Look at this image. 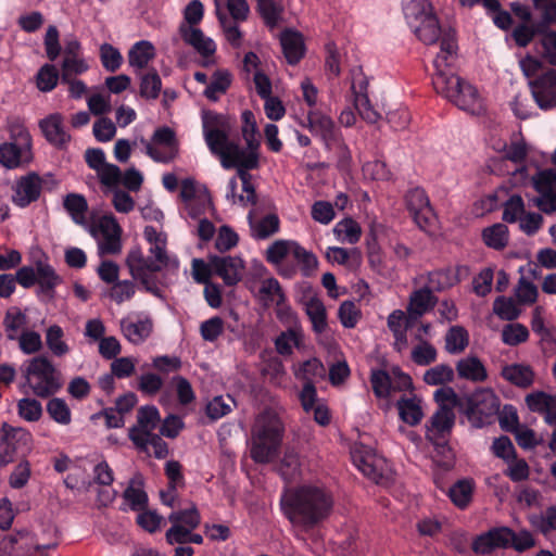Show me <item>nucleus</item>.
<instances>
[{"label":"nucleus","instance_id":"dca6fc26","mask_svg":"<svg viewBox=\"0 0 556 556\" xmlns=\"http://www.w3.org/2000/svg\"><path fill=\"white\" fill-rule=\"evenodd\" d=\"M531 93L542 110L556 108V71L549 70L529 83Z\"/></svg>","mask_w":556,"mask_h":556},{"label":"nucleus","instance_id":"1a4fd4ad","mask_svg":"<svg viewBox=\"0 0 556 556\" xmlns=\"http://www.w3.org/2000/svg\"><path fill=\"white\" fill-rule=\"evenodd\" d=\"M90 235L97 241L99 256L116 255L122 251V228L113 215L102 216L90 226Z\"/></svg>","mask_w":556,"mask_h":556},{"label":"nucleus","instance_id":"a211bd4d","mask_svg":"<svg viewBox=\"0 0 556 556\" xmlns=\"http://www.w3.org/2000/svg\"><path fill=\"white\" fill-rule=\"evenodd\" d=\"M211 268L225 285L235 286L243 277L244 262L239 256H211Z\"/></svg>","mask_w":556,"mask_h":556},{"label":"nucleus","instance_id":"13d9d810","mask_svg":"<svg viewBox=\"0 0 556 556\" xmlns=\"http://www.w3.org/2000/svg\"><path fill=\"white\" fill-rule=\"evenodd\" d=\"M162 88V80L155 70L148 72L140 77V96L154 100L159 97Z\"/></svg>","mask_w":556,"mask_h":556},{"label":"nucleus","instance_id":"8fccbe9b","mask_svg":"<svg viewBox=\"0 0 556 556\" xmlns=\"http://www.w3.org/2000/svg\"><path fill=\"white\" fill-rule=\"evenodd\" d=\"M298 242L291 240H276L266 250V258L269 263L278 265L287 255L294 254Z\"/></svg>","mask_w":556,"mask_h":556},{"label":"nucleus","instance_id":"a19ab883","mask_svg":"<svg viewBox=\"0 0 556 556\" xmlns=\"http://www.w3.org/2000/svg\"><path fill=\"white\" fill-rule=\"evenodd\" d=\"M63 206L76 224H86L88 203L84 195L78 193L66 194L63 200Z\"/></svg>","mask_w":556,"mask_h":556},{"label":"nucleus","instance_id":"393cba45","mask_svg":"<svg viewBox=\"0 0 556 556\" xmlns=\"http://www.w3.org/2000/svg\"><path fill=\"white\" fill-rule=\"evenodd\" d=\"M39 126L45 138L58 148L65 147L71 140V136L66 132L63 125V116L59 113L51 114L41 119Z\"/></svg>","mask_w":556,"mask_h":556},{"label":"nucleus","instance_id":"72a5a7b5","mask_svg":"<svg viewBox=\"0 0 556 556\" xmlns=\"http://www.w3.org/2000/svg\"><path fill=\"white\" fill-rule=\"evenodd\" d=\"M396 407L400 418L409 426L418 425L424 418L421 399L416 395L401 397L396 403Z\"/></svg>","mask_w":556,"mask_h":556},{"label":"nucleus","instance_id":"c85d7f7f","mask_svg":"<svg viewBox=\"0 0 556 556\" xmlns=\"http://www.w3.org/2000/svg\"><path fill=\"white\" fill-rule=\"evenodd\" d=\"M36 282L39 286V294L53 299L54 288L61 282V278L48 263L38 261L36 263Z\"/></svg>","mask_w":556,"mask_h":556},{"label":"nucleus","instance_id":"37998d69","mask_svg":"<svg viewBox=\"0 0 556 556\" xmlns=\"http://www.w3.org/2000/svg\"><path fill=\"white\" fill-rule=\"evenodd\" d=\"M416 36L427 45L434 43L441 35V28L434 13L412 27Z\"/></svg>","mask_w":556,"mask_h":556},{"label":"nucleus","instance_id":"864d4df0","mask_svg":"<svg viewBox=\"0 0 556 556\" xmlns=\"http://www.w3.org/2000/svg\"><path fill=\"white\" fill-rule=\"evenodd\" d=\"M168 520L173 525L193 531L200 525V514L194 505L190 508L176 510L169 514Z\"/></svg>","mask_w":556,"mask_h":556},{"label":"nucleus","instance_id":"09e8293b","mask_svg":"<svg viewBox=\"0 0 556 556\" xmlns=\"http://www.w3.org/2000/svg\"><path fill=\"white\" fill-rule=\"evenodd\" d=\"M294 375L298 379L305 381V383H314L316 379L325 377L326 368L318 358L314 357L303 362L295 369Z\"/></svg>","mask_w":556,"mask_h":556},{"label":"nucleus","instance_id":"ea45409f","mask_svg":"<svg viewBox=\"0 0 556 556\" xmlns=\"http://www.w3.org/2000/svg\"><path fill=\"white\" fill-rule=\"evenodd\" d=\"M27 317L17 307H11L7 311L3 318L5 336L10 341L17 340L21 330L26 326Z\"/></svg>","mask_w":556,"mask_h":556},{"label":"nucleus","instance_id":"a18cd8bd","mask_svg":"<svg viewBox=\"0 0 556 556\" xmlns=\"http://www.w3.org/2000/svg\"><path fill=\"white\" fill-rule=\"evenodd\" d=\"M469 344L468 331L462 326L451 327L445 334V350L450 354H460Z\"/></svg>","mask_w":556,"mask_h":556},{"label":"nucleus","instance_id":"3c124183","mask_svg":"<svg viewBox=\"0 0 556 556\" xmlns=\"http://www.w3.org/2000/svg\"><path fill=\"white\" fill-rule=\"evenodd\" d=\"M256 8L265 24L276 27L281 18L282 7L276 0H256Z\"/></svg>","mask_w":556,"mask_h":556},{"label":"nucleus","instance_id":"4be33fe9","mask_svg":"<svg viewBox=\"0 0 556 556\" xmlns=\"http://www.w3.org/2000/svg\"><path fill=\"white\" fill-rule=\"evenodd\" d=\"M455 414L450 406L439 407L426 425V438L430 442L444 440L451 433Z\"/></svg>","mask_w":556,"mask_h":556},{"label":"nucleus","instance_id":"774afa93","mask_svg":"<svg viewBox=\"0 0 556 556\" xmlns=\"http://www.w3.org/2000/svg\"><path fill=\"white\" fill-rule=\"evenodd\" d=\"M542 58L552 65H556V30H542L540 39Z\"/></svg>","mask_w":556,"mask_h":556},{"label":"nucleus","instance_id":"c756f323","mask_svg":"<svg viewBox=\"0 0 556 556\" xmlns=\"http://www.w3.org/2000/svg\"><path fill=\"white\" fill-rule=\"evenodd\" d=\"M280 45L289 64H296L304 55V41L300 33L286 30L280 35Z\"/></svg>","mask_w":556,"mask_h":556},{"label":"nucleus","instance_id":"052dcab7","mask_svg":"<svg viewBox=\"0 0 556 556\" xmlns=\"http://www.w3.org/2000/svg\"><path fill=\"white\" fill-rule=\"evenodd\" d=\"M235 400L230 395H218L211 400L206 405V415L212 420H217L232 410Z\"/></svg>","mask_w":556,"mask_h":556},{"label":"nucleus","instance_id":"6e6552de","mask_svg":"<svg viewBox=\"0 0 556 556\" xmlns=\"http://www.w3.org/2000/svg\"><path fill=\"white\" fill-rule=\"evenodd\" d=\"M24 375L34 394L40 397H48L61 387L56 369L46 356H36L29 359Z\"/></svg>","mask_w":556,"mask_h":556},{"label":"nucleus","instance_id":"f257e3e1","mask_svg":"<svg viewBox=\"0 0 556 556\" xmlns=\"http://www.w3.org/2000/svg\"><path fill=\"white\" fill-rule=\"evenodd\" d=\"M457 45L454 34L445 33L441 38L440 53L434 59L435 74L432 84L435 91L458 109L470 114H480L484 110L478 89L469 81L446 71L456 56Z\"/></svg>","mask_w":556,"mask_h":556},{"label":"nucleus","instance_id":"b1692460","mask_svg":"<svg viewBox=\"0 0 556 556\" xmlns=\"http://www.w3.org/2000/svg\"><path fill=\"white\" fill-rule=\"evenodd\" d=\"M285 426L279 415L271 409L262 412L255 418L251 433L263 438L282 441Z\"/></svg>","mask_w":556,"mask_h":556},{"label":"nucleus","instance_id":"de8ad7c7","mask_svg":"<svg viewBox=\"0 0 556 556\" xmlns=\"http://www.w3.org/2000/svg\"><path fill=\"white\" fill-rule=\"evenodd\" d=\"M301 458L294 447H287L280 460L278 471L286 480L294 479L301 469Z\"/></svg>","mask_w":556,"mask_h":556},{"label":"nucleus","instance_id":"412c9836","mask_svg":"<svg viewBox=\"0 0 556 556\" xmlns=\"http://www.w3.org/2000/svg\"><path fill=\"white\" fill-rule=\"evenodd\" d=\"M42 180L36 173H29L21 177L14 188L12 201L20 207H25L40 197Z\"/></svg>","mask_w":556,"mask_h":556},{"label":"nucleus","instance_id":"39448f33","mask_svg":"<svg viewBox=\"0 0 556 556\" xmlns=\"http://www.w3.org/2000/svg\"><path fill=\"white\" fill-rule=\"evenodd\" d=\"M204 140L210 151L219 157L225 169L231 168L230 151L238 152V143L229 139L231 125L226 115L211 111L202 114Z\"/></svg>","mask_w":556,"mask_h":556},{"label":"nucleus","instance_id":"0eeeda50","mask_svg":"<svg viewBox=\"0 0 556 556\" xmlns=\"http://www.w3.org/2000/svg\"><path fill=\"white\" fill-rule=\"evenodd\" d=\"M149 252L148 257L138 247L128 252L126 265L131 277H141L143 271H160L165 267H178V261L170 258L166 252V241L151 244Z\"/></svg>","mask_w":556,"mask_h":556},{"label":"nucleus","instance_id":"58836bf2","mask_svg":"<svg viewBox=\"0 0 556 556\" xmlns=\"http://www.w3.org/2000/svg\"><path fill=\"white\" fill-rule=\"evenodd\" d=\"M231 84V74L227 70H217L211 77L204 96L211 101H216L228 90Z\"/></svg>","mask_w":556,"mask_h":556},{"label":"nucleus","instance_id":"f3484780","mask_svg":"<svg viewBox=\"0 0 556 556\" xmlns=\"http://www.w3.org/2000/svg\"><path fill=\"white\" fill-rule=\"evenodd\" d=\"M498 410L500 399L497 395L489 389H483L476 392L470 399L468 415L470 418L478 417L479 426H481L489 422V418L496 416Z\"/></svg>","mask_w":556,"mask_h":556},{"label":"nucleus","instance_id":"680f3d73","mask_svg":"<svg viewBox=\"0 0 556 556\" xmlns=\"http://www.w3.org/2000/svg\"><path fill=\"white\" fill-rule=\"evenodd\" d=\"M292 257L298 262L303 276L309 277L317 270L318 260L316 255L299 243Z\"/></svg>","mask_w":556,"mask_h":556},{"label":"nucleus","instance_id":"9b49d317","mask_svg":"<svg viewBox=\"0 0 556 556\" xmlns=\"http://www.w3.org/2000/svg\"><path fill=\"white\" fill-rule=\"evenodd\" d=\"M31 435L25 429L2 426L0 443V464L8 465L16 457L24 456L30 450Z\"/></svg>","mask_w":556,"mask_h":556},{"label":"nucleus","instance_id":"bf43d9fd","mask_svg":"<svg viewBox=\"0 0 556 556\" xmlns=\"http://www.w3.org/2000/svg\"><path fill=\"white\" fill-rule=\"evenodd\" d=\"M457 285V279L452 276V268L446 267L428 274V287L435 291H443Z\"/></svg>","mask_w":556,"mask_h":556},{"label":"nucleus","instance_id":"603ef678","mask_svg":"<svg viewBox=\"0 0 556 556\" xmlns=\"http://www.w3.org/2000/svg\"><path fill=\"white\" fill-rule=\"evenodd\" d=\"M493 312L502 320L508 321L517 319L521 314V309L518 307L516 301L506 296H498L494 300Z\"/></svg>","mask_w":556,"mask_h":556},{"label":"nucleus","instance_id":"cd10ccee","mask_svg":"<svg viewBox=\"0 0 556 556\" xmlns=\"http://www.w3.org/2000/svg\"><path fill=\"white\" fill-rule=\"evenodd\" d=\"M280 443L281 441H275L251 433L250 455L256 463H269L277 454Z\"/></svg>","mask_w":556,"mask_h":556},{"label":"nucleus","instance_id":"aec40b11","mask_svg":"<svg viewBox=\"0 0 556 556\" xmlns=\"http://www.w3.org/2000/svg\"><path fill=\"white\" fill-rule=\"evenodd\" d=\"M368 80L366 77L359 75L354 77L351 86L353 94L354 108L358 112L359 116L367 123L375 124L381 116L374 109L367 94Z\"/></svg>","mask_w":556,"mask_h":556},{"label":"nucleus","instance_id":"f704fd0d","mask_svg":"<svg viewBox=\"0 0 556 556\" xmlns=\"http://www.w3.org/2000/svg\"><path fill=\"white\" fill-rule=\"evenodd\" d=\"M155 56V49L150 41L141 40L136 42L128 52V63L136 72L148 66Z\"/></svg>","mask_w":556,"mask_h":556},{"label":"nucleus","instance_id":"4468645a","mask_svg":"<svg viewBox=\"0 0 556 556\" xmlns=\"http://www.w3.org/2000/svg\"><path fill=\"white\" fill-rule=\"evenodd\" d=\"M85 161L93 169L102 186L113 189L119 185L122 172L118 166L108 163L102 149L92 148L85 152Z\"/></svg>","mask_w":556,"mask_h":556},{"label":"nucleus","instance_id":"49530a36","mask_svg":"<svg viewBox=\"0 0 556 556\" xmlns=\"http://www.w3.org/2000/svg\"><path fill=\"white\" fill-rule=\"evenodd\" d=\"M482 239L489 248L502 250L508 243V228L501 223L494 224L483 229Z\"/></svg>","mask_w":556,"mask_h":556},{"label":"nucleus","instance_id":"5fc2aeb1","mask_svg":"<svg viewBox=\"0 0 556 556\" xmlns=\"http://www.w3.org/2000/svg\"><path fill=\"white\" fill-rule=\"evenodd\" d=\"M202 197V193L198 192L195 180L192 178H186L181 181L180 198L185 202V207L188 214L192 218H199V210L193 207L192 201H195Z\"/></svg>","mask_w":556,"mask_h":556},{"label":"nucleus","instance_id":"e2e57ef3","mask_svg":"<svg viewBox=\"0 0 556 556\" xmlns=\"http://www.w3.org/2000/svg\"><path fill=\"white\" fill-rule=\"evenodd\" d=\"M333 231L343 242H348L350 244L356 243L362 235L361 226L351 218L339 222Z\"/></svg>","mask_w":556,"mask_h":556},{"label":"nucleus","instance_id":"bb28decb","mask_svg":"<svg viewBox=\"0 0 556 556\" xmlns=\"http://www.w3.org/2000/svg\"><path fill=\"white\" fill-rule=\"evenodd\" d=\"M179 34L186 43L192 46L203 56H210L216 50L214 41L198 27L180 24Z\"/></svg>","mask_w":556,"mask_h":556},{"label":"nucleus","instance_id":"4c0bfd02","mask_svg":"<svg viewBox=\"0 0 556 556\" xmlns=\"http://www.w3.org/2000/svg\"><path fill=\"white\" fill-rule=\"evenodd\" d=\"M403 12L410 27L433 14L432 5L428 0H404Z\"/></svg>","mask_w":556,"mask_h":556},{"label":"nucleus","instance_id":"338daca9","mask_svg":"<svg viewBox=\"0 0 556 556\" xmlns=\"http://www.w3.org/2000/svg\"><path fill=\"white\" fill-rule=\"evenodd\" d=\"M452 502L464 508L468 505L472 495V484L469 480H460L455 483L448 491Z\"/></svg>","mask_w":556,"mask_h":556},{"label":"nucleus","instance_id":"79ce46f5","mask_svg":"<svg viewBox=\"0 0 556 556\" xmlns=\"http://www.w3.org/2000/svg\"><path fill=\"white\" fill-rule=\"evenodd\" d=\"M248 219L252 229V236L256 239H266L279 230V218L275 214H269L260 222H254L253 213L250 212Z\"/></svg>","mask_w":556,"mask_h":556},{"label":"nucleus","instance_id":"2f4dec72","mask_svg":"<svg viewBox=\"0 0 556 556\" xmlns=\"http://www.w3.org/2000/svg\"><path fill=\"white\" fill-rule=\"evenodd\" d=\"M309 130L319 136L325 142L336 138V127L333 121L318 111H311L307 114Z\"/></svg>","mask_w":556,"mask_h":556},{"label":"nucleus","instance_id":"9d476101","mask_svg":"<svg viewBox=\"0 0 556 556\" xmlns=\"http://www.w3.org/2000/svg\"><path fill=\"white\" fill-rule=\"evenodd\" d=\"M531 184L539 193L532 199V203L545 214L556 212V169H539L532 175Z\"/></svg>","mask_w":556,"mask_h":556},{"label":"nucleus","instance_id":"423d86ee","mask_svg":"<svg viewBox=\"0 0 556 556\" xmlns=\"http://www.w3.org/2000/svg\"><path fill=\"white\" fill-rule=\"evenodd\" d=\"M9 141L0 144V164L7 169L27 166L33 162L31 136L20 119L8 123Z\"/></svg>","mask_w":556,"mask_h":556},{"label":"nucleus","instance_id":"e433bc0d","mask_svg":"<svg viewBox=\"0 0 556 556\" xmlns=\"http://www.w3.org/2000/svg\"><path fill=\"white\" fill-rule=\"evenodd\" d=\"M257 299L265 307L281 304L285 301V294L278 280L273 277L263 279L260 282Z\"/></svg>","mask_w":556,"mask_h":556},{"label":"nucleus","instance_id":"69168bd1","mask_svg":"<svg viewBox=\"0 0 556 556\" xmlns=\"http://www.w3.org/2000/svg\"><path fill=\"white\" fill-rule=\"evenodd\" d=\"M454 378V371L448 365H437L428 369L424 375V381L429 386H439L451 382Z\"/></svg>","mask_w":556,"mask_h":556},{"label":"nucleus","instance_id":"7ed1b4c3","mask_svg":"<svg viewBox=\"0 0 556 556\" xmlns=\"http://www.w3.org/2000/svg\"><path fill=\"white\" fill-rule=\"evenodd\" d=\"M242 137L247 143V148L242 149L238 144V152L230 151L231 168L237 169V176L243 182L244 189L252 193L253 184L251 182L252 175L249 173L251 169L258 167V148H260V134L254 114L250 110L242 112Z\"/></svg>","mask_w":556,"mask_h":556},{"label":"nucleus","instance_id":"0e129e2a","mask_svg":"<svg viewBox=\"0 0 556 556\" xmlns=\"http://www.w3.org/2000/svg\"><path fill=\"white\" fill-rule=\"evenodd\" d=\"M532 2L541 16V22L538 25L541 29L556 25V0H532Z\"/></svg>","mask_w":556,"mask_h":556},{"label":"nucleus","instance_id":"ddd939ff","mask_svg":"<svg viewBox=\"0 0 556 556\" xmlns=\"http://www.w3.org/2000/svg\"><path fill=\"white\" fill-rule=\"evenodd\" d=\"M56 541L43 542L26 530L3 535L5 556H31L35 549H39L40 547H56Z\"/></svg>","mask_w":556,"mask_h":556},{"label":"nucleus","instance_id":"f03ea898","mask_svg":"<svg viewBox=\"0 0 556 556\" xmlns=\"http://www.w3.org/2000/svg\"><path fill=\"white\" fill-rule=\"evenodd\" d=\"M285 516L296 528L308 531L324 521L333 506L332 494L317 484H303L281 500Z\"/></svg>","mask_w":556,"mask_h":556},{"label":"nucleus","instance_id":"c03bdc74","mask_svg":"<svg viewBox=\"0 0 556 556\" xmlns=\"http://www.w3.org/2000/svg\"><path fill=\"white\" fill-rule=\"evenodd\" d=\"M46 344L56 357H63L70 353V345L64 340V331L59 325H51L46 330Z\"/></svg>","mask_w":556,"mask_h":556},{"label":"nucleus","instance_id":"2eb2a0df","mask_svg":"<svg viewBox=\"0 0 556 556\" xmlns=\"http://www.w3.org/2000/svg\"><path fill=\"white\" fill-rule=\"evenodd\" d=\"M121 332L131 344L139 345L150 338L153 332V319L146 314L127 316L119 321Z\"/></svg>","mask_w":556,"mask_h":556},{"label":"nucleus","instance_id":"20e7f679","mask_svg":"<svg viewBox=\"0 0 556 556\" xmlns=\"http://www.w3.org/2000/svg\"><path fill=\"white\" fill-rule=\"evenodd\" d=\"M160 420V413L155 406H142L137 412V422L129 429L128 435L140 452L152 454L156 458H165L168 455L167 444L153 432Z\"/></svg>","mask_w":556,"mask_h":556},{"label":"nucleus","instance_id":"6ab92c4d","mask_svg":"<svg viewBox=\"0 0 556 556\" xmlns=\"http://www.w3.org/2000/svg\"><path fill=\"white\" fill-rule=\"evenodd\" d=\"M405 201L415 223L419 228L426 229L433 218V211L426 191L421 188L410 189Z\"/></svg>","mask_w":556,"mask_h":556},{"label":"nucleus","instance_id":"6e6d98bb","mask_svg":"<svg viewBox=\"0 0 556 556\" xmlns=\"http://www.w3.org/2000/svg\"><path fill=\"white\" fill-rule=\"evenodd\" d=\"M305 311L309 317L313 329L320 333L327 327L326 309L321 301L318 299H311L305 304Z\"/></svg>","mask_w":556,"mask_h":556},{"label":"nucleus","instance_id":"a878e982","mask_svg":"<svg viewBox=\"0 0 556 556\" xmlns=\"http://www.w3.org/2000/svg\"><path fill=\"white\" fill-rule=\"evenodd\" d=\"M526 403L530 410L542 414L548 425H556V395L538 391L528 394Z\"/></svg>","mask_w":556,"mask_h":556},{"label":"nucleus","instance_id":"7c9ffc66","mask_svg":"<svg viewBox=\"0 0 556 556\" xmlns=\"http://www.w3.org/2000/svg\"><path fill=\"white\" fill-rule=\"evenodd\" d=\"M456 371L459 378L473 382H482L488 377L484 365L476 356L460 358L456 364Z\"/></svg>","mask_w":556,"mask_h":556},{"label":"nucleus","instance_id":"f8f14e48","mask_svg":"<svg viewBox=\"0 0 556 556\" xmlns=\"http://www.w3.org/2000/svg\"><path fill=\"white\" fill-rule=\"evenodd\" d=\"M351 456L354 465L370 480L381 482L389 472L387 460L364 444H355L352 447Z\"/></svg>","mask_w":556,"mask_h":556},{"label":"nucleus","instance_id":"5701e85b","mask_svg":"<svg viewBox=\"0 0 556 556\" xmlns=\"http://www.w3.org/2000/svg\"><path fill=\"white\" fill-rule=\"evenodd\" d=\"M511 539L509 528H493L478 535L472 544V551L480 555H489L497 548H507L508 540Z\"/></svg>","mask_w":556,"mask_h":556},{"label":"nucleus","instance_id":"c9c22d12","mask_svg":"<svg viewBox=\"0 0 556 556\" xmlns=\"http://www.w3.org/2000/svg\"><path fill=\"white\" fill-rule=\"evenodd\" d=\"M437 300L430 288L425 287L415 290L409 295L407 312L422 316L435 306Z\"/></svg>","mask_w":556,"mask_h":556},{"label":"nucleus","instance_id":"4d7b16f0","mask_svg":"<svg viewBox=\"0 0 556 556\" xmlns=\"http://www.w3.org/2000/svg\"><path fill=\"white\" fill-rule=\"evenodd\" d=\"M528 328L519 323L507 324L502 329V341L510 346H516L529 339Z\"/></svg>","mask_w":556,"mask_h":556},{"label":"nucleus","instance_id":"473e14b6","mask_svg":"<svg viewBox=\"0 0 556 556\" xmlns=\"http://www.w3.org/2000/svg\"><path fill=\"white\" fill-rule=\"evenodd\" d=\"M505 380L519 388H529L534 381V372L529 365L509 364L502 368Z\"/></svg>","mask_w":556,"mask_h":556}]
</instances>
